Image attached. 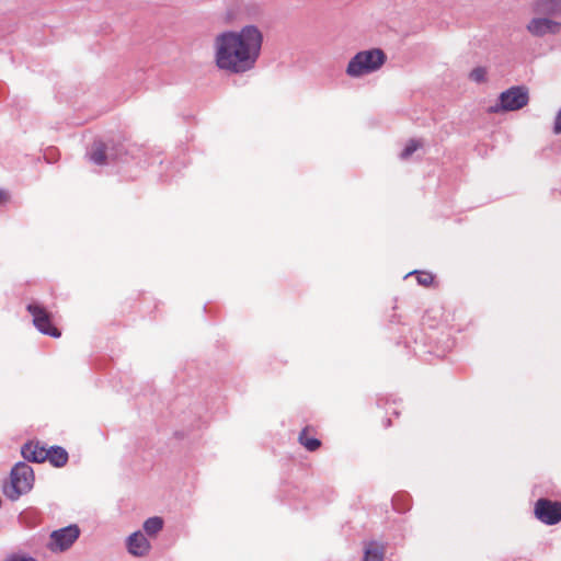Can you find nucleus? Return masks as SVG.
<instances>
[{
  "label": "nucleus",
  "mask_w": 561,
  "mask_h": 561,
  "mask_svg": "<svg viewBox=\"0 0 561 561\" xmlns=\"http://www.w3.org/2000/svg\"><path fill=\"white\" fill-rule=\"evenodd\" d=\"M263 34L255 25L225 31L214 38V60L219 70L241 75L252 70L261 55Z\"/></svg>",
  "instance_id": "obj_1"
},
{
  "label": "nucleus",
  "mask_w": 561,
  "mask_h": 561,
  "mask_svg": "<svg viewBox=\"0 0 561 561\" xmlns=\"http://www.w3.org/2000/svg\"><path fill=\"white\" fill-rule=\"evenodd\" d=\"M34 483V472L30 465L20 461L11 469L10 483L3 485L4 495L16 501L21 495L31 491Z\"/></svg>",
  "instance_id": "obj_2"
},
{
  "label": "nucleus",
  "mask_w": 561,
  "mask_h": 561,
  "mask_svg": "<svg viewBox=\"0 0 561 561\" xmlns=\"http://www.w3.org/2000/svg\"><path fill=\"white\" fill-rule=\"evenodd\" d=\"M386 61L385 53L379 48L358 51L346 67L347 76L359 78L378 70Z\"/></svg>",
  "instance_id": "obj_3"
},
{
  "label": "nucleus",
  "mask_w": 561,
  "mask_h": 561,
  "mask_svg": "<svg viewBox=\"0 0 561 561\" xmlns=\"http://www.w3.org/2000/svg\"><path fill=\"white\" fill-rule=\"evenodd\" d=\"M528 102V89L524 85H515L500 94L499 104L492 106L491 111H517L526 106Z\"/></svg>",
  "instance_id": "obj_4"
},
{
  "label": "nucleus",
  "mask_w": 561,
  "mask_h": 561,
  "mask_svg": "<svg viewBox=\"0 0 561 561\" xmlns=\"http://www.w3.org/2000/svg\"><path fill=\"white\" fill-rule=\"evenodd\" d=\"M125 153L123 146H107L102 141H94L88 152L90 161L96 165H105L122 160Z\"/></svg>",
  "instance_id": "obj_5"
},
{
  "label": "nucleus",
  "mask_w": 561,
  "mask_h": 561,
  "mask_svg": "<svg viewBox=\"0 0 561 561\" xmlns=\"http://www.w3.org/2000/svg\"><path fill=\"white\" fill-rule=\"evenodd\" d=\"M80 529L77 525H69L54 530L49 536L47 548L53 552L68 550L79 538Z\"/></svg>",
  "instance_id": "obj_6"
},
{
  "label": "nucleus",
  "mask_w": 561,
  "mask_h": 561,
  "mask_svg": "<svg viewBox=\"0 0 561 561\" xmlns=\"http://www.w3.org/2000/svg\"><path fill=\"white\" fill-rule=\"evenodd\" d=\"M33 317L35 328L43 334L59 337L60 331L53 324L50 313L39 304L31 302L26 307Z\"/></svg>",
  "instance_id": "obj_7"
},
{
  "label": "nucleus",
  "mask_w": 561,
  "mask_h": 561,
  "mask_svg": "<svg viewBox=\"0 0 561 561\" xmlns=\"http://www.w3.org/2000/svg\"><path fill=\"white\" fill-rule=\"evenodd\" d=\"M535 516L546 525H556L561 522V502L539 499L535 504Z\"/></svg>",
  "instance_id": "obj_8"
},
{
  "label": "nucleus",
  "mask_w": 561,
  "mask_h": 561,
  "mask_svg": "<svg viewBox=\"0 0 561 561\" xmlns=\"http://www.w3.org/2000/svg\"><path fill=\"white\" fill-rule=\"evenodd\" d=\"M526 28L531 35L542 37L548 34L559 33L561 23L549 18H534L529 21Z\"/></svg>",
  "instance_id": "obj_9"
},
{
  "label": "nucleus",
  "mask_w": 561,
  "mask_h": 561,
  "mask_svg": "<svg viewBox=\"0 0 561 561\" xmlns=\"http://www.w3.org/2000/svg\"><path fill=\"white\" fill-rule=\"evenodd\" d=\"M127 550L136 557L146 556L150 550V542L141 531H135L127 538Z\"/></svg>",
  "instance_id": "obj_10"
},
{
  "label": "nucleus",
  "mask_w": 561,
  "mask_h": 561,
  "mask_svg": "<svg viewBox=\"0 0 561 561\" xmlns=\"http://www.w3.org/2000/svg\"><path fill=\"white\" fill-rule=\"evenodd\" d=\"M387 550V543L378 540H368L364 542L363 561H383Z\"/></svg>",
  "instance_id": "obj_11"
},
{
  "label": "nucleus",
  "mask_w": 561,
  "mask_h": 561,
  "mask_svg": "<svg viewBox=\"0 0 561 561\" xmlns=\"http://www.w3.org/2000/svg\"><path fill=\"white\" fill-rule=\"evenodd\" d=\"M23 458L32 462H44L48 456L47 449L38 443L28 442L21 448Z\"/></svg>",
  "instance_id": "obj_12"
},
{
  "label": "nucleus",
  "mask_w": 561,
  "mask_h": 561,
  "mask_svg": "<svg viewBox=\"0 0 561 561\" xmlns=\"http://www.w3.org/2000/svg\"><path fill=\"white\" fill-rule=\"evenodd\" d=\"M561 11V0H537L534 12L540 15H556Z\"/></svg>",
  "instance_id": "obj_13"
},
{
  "label": "nucleus",
  "mask_w": 561,
  "mask_h": 561,
  "mask_svg": "<svg viewBox=\"0 0 561 561\" xmlns=\"http://www.w3.org/2000/svg\"><path fill=\"white\" fill-rule=\"evenodd\" d=\"M47 458L54 467L60 468L64 467L68 461V453L65 448L60 446H51L49 449H47Z\"/></svg>",
  "instance_id": "obj_14"
},
{
  "label": "nucleus",
  "mask_w": 561,
  "mask_h": 561,
  "mask_svg": "<svg viewBox=\"0 0 561 561\" xmlns=\"http://www.w3.org/2000/svg\"><path fill=\"white\" fill-rule=\"evenodd\" d=\"M142 527L147 535L154 536L163 528V519L159 516L149 517Z\"/></svg>",
  "instance_id": "obj_15"
},
{
  "label": "nucleus",
  "mask_w": 561,
  "mask_h": 561,
  "mask_svg": "<svg viewBox=\"0 0 561 561\" xmlns=\"http://www.w3.org/2000/svg\"><path fill=\"white\" fill-rule=\"evenodd\" d=\"M298 440L309 451H314L321 446V442L318 438L307 436L306 430L301 431Z\"/></svg>",
  "instance_id": "obj_16"
},
{
  "label": "nucleus",
  "mask_w": 561,
  "mask_h": 561,
  "mask_svg": "<svg viewBox=\"0 0 561 561\" xmlns=\"http://www.w3.org/2000/svg\"><path fill=\"white\" fill-rule=\"evenodd\" d=\"M422 146V142L416 139H411L404 149L400 153V158L405 160L410 158L420 147Z\"/></svg>",
  "instance_id": "obj_17"
},
{
  "label": "nucleus",
  "mask_w": 561,
  "mask_h": 561,
  "mask_svg": "<svg viewBox=\"0 0 561 561\" xmlns=\"http://www.w3.org/2000/svg\"><path fill=\"white\" fill-rule=\"evenodd\" d=\"M411 274H416V279H417V283L420 285H423V286H430L433 280H434V277L431 273H427V272H417V271H414L412 272Z\"/></svg>",
  "instance_id": "obj_18"
},
{
  "label": "nucleus",
  "mask_w": 561,
  "mask_h": 561,
  "mask_svg": "<svg viewBox=\"0 0 561 561\" xmlns=\"http://www.w3.org/2000/svg\"><path fill=\"white\" fill-rule=\"evenodd\" d=\"M485 75H486V71H485V69H484V68H482V67H477V68H474V69L470 72L469 77H470V79H471L472 81L478 82V83H481V82H483V81L485 80Z\"/></svg>",
  "instance_id": "obj_19"
},
{
  "label": "nucleus",
  "mask_w": 561,
  "mask_h": 561,
  "mask_svg": "<svg viewBox=\"0 0 561 561\" xmlns=\"http://www.w3.org/2000/svg\"><path fill=\"white\" fill-rule=\"evenodd\" d=\"M553 131L557 135L561 134V108L558 111V113L556 115Z\"/></svg>",
  "instance_id": "obj_20"
},
{
  "label": "nucleus",
  "mask_w": 561,
  "mask_h": 561,
  "mask_svg": "<svg viewBox=\"0 0 561 561\" xmlns=\"http://www.w3.org/2000/svg\"><path fill=\"white\" fill-rule=\"evenodd\" d=\"M5 561H37V560L32 557L11 556Z\"/></svg>",
  "instance_id": "obj_21"
},
{
  "label": "nucleus",
  "mask_w": 561,
  "mask_h": 561,
  "mask_svg": "<svg viewBox=\"0 0 561 561\" xmlns=\"http://www.w3.org/2000/svg\"><path fill=\"white\" fill-rule=\"evenodd\" d=\"M7 197H8L7 192L3 190H0V203L4 202L7 199Z\"/></svg>",
  "instance_id": "obj_22"
}]
</instances>
